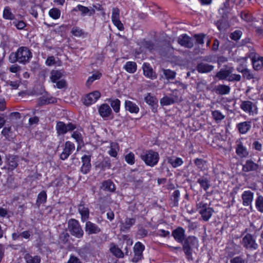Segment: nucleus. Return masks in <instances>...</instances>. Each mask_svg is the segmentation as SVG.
Returning <instances> with one entry per match:
<instances>
[{"label":"nucleus","instance_id":"obj_10","mask_svg":"<svg viewBox=\"0 0 263 263\" xmlns=\"http://www.w3.org/2000/svg\"><path fill=\"white\" fill-rule=\"evenodd\" d=\"M242 203L245 206H249L252 209V203L254 198V193L250 190L244 191L241 195Z\"/></svg>","mask_w":263,"mask_h":263},{"label":"nucleus","instance_id":"obj_59","mask_svg":"<svg viewBox=\"0 0 263 263\" xmlns=\"http://www.w3.org/2000/svg\"><path fill=\"white\" fill-rule=\"evenodd\" d=\"M125 161L129 164H133L135 162V156L132 153H130L126 155Z\"/></svg>","mask_w":263,"mask_h":263},{"label":"nucleus","instance_id":"obj_63","mask_svg":"<svg viewBox=\"0 0 263 263\" xmlns=\"http://www.w3.org/2000/svg\"><path fill=\"white\" fill-rule=\"evenodd\" d=\"M13 24L19 30L24 29L26 26V23L23 21H14Z\"/></svg>","mask_w":263,"mask_h":263},{"label":"nucleus","instance_id":"obj_44","mask_svg":"<svg viewBox=\"0 0 263 263\" xmlns=\"http://www.w3.org/2000/svg\"><path fill=\"white\" fill-rule=\"evenodd\" d=\"M255 206L257 210L263 213V196L259 195L255 199Z\"/></svg>","mask_w":263,"mask_h":263},{"label":"nucleus","instance_id":"obj_34","mask_svg":"<svg viewBox=\"0 0 263 263\" xmlns=\"http://www.w3.org/2000/svg\"><path fill=\"white\" fill-rule=\"evenodd\" d=\"M79 10L81 12V14L82 15H91L95 14V10L93 9H89L88 7L81 5H78L77 7V8H74L73 9V11H77Z\"/></svg>","mask_w":263,"mask_h":263},{"label":"nucleus","instance_id":"obj_50","mask_svg":"<svg viewBox=\"0 0 263 263\" xmlns=\"http://www.w3.org/2000/svg\"><path fill=\"white\" fill-rule=\"evenodd\" d=\"M102 170L109 169L111 167V163L110 159L108 158H105L100 164Z\"/></svg>","mask_w":263,"mask_h":263},{"label":"nucleus","instance_id":"obj_42","mask_svg":"<svg viewBox=\"0 0 263 263\" xmlns=\"http://www.w3.org/2000/svg\"><path fill=\"white\" fill-rule=\"evenodd\" d=\"M167 162L168 163L172 164L173 167H177L179 166L183 163L182 159L180 158H176L175 159H174L171 157H168L167 158Z\"/></svg>","mask_w":263,"mask_h":263},{"label":"nucleus","instance_id":"obj_52","mask_svg":"<svg viewBox=\"0 0 263 263\" xmlns=\"http://www.w3.org/2000/svg\"><path fill=\"white\" fill-rule=\"evenodd\" d=\"M242 76L247 80H251L254 78V75L251 73L250 70L247 68H243V71H241Z\"/></svg>","mask_w":263,"mask_h":263},{"label":"nucleus","instance_id":"obj_56","mask_svg":"<svg viewBox=\"0 0 263 263\" xmlns=\"http://www.w3.org/2000/svg\"><path fill=\"white\" fill-rule=\"evenodd\" d=\"M180 196V192L179 190H175L172 195L173 200L174 201V205L177 206Z\"/></svg>","mask_w":263,"mask_h":263},{"label":"nucleus","instance_id":"obj_61","mask_svg":"<svg viewBox=\"0 0 263 263\" xmlns=\"http://www.w3.org/2000/svg\"><path fill=\"white\" fill-rule=\"evenodd\" d=\"M144 249V246L140 242H136L134 247V251H136L141 253H143Z\"/></svg>","mask_w":263,"mask_h":263},{"label":"nucleus","instance_id":"obj_1","mask_svg":"<svg viewBox=\"0 0 263 263\" xmlns=\"http://www.w3.org/2000/svg\"><path fill=\"white\" fill-rule=\"evenodd\" d=\"M32 57V53L29 48L22 46L18 48L15 52L11 53L9 55V59L12 63L17 62L25 65L29 62Z\"/></svg>","mask_w":263,"mask_h":263},{"label":"nucleus","instance_id":"obj_54","mask_svg":"<svg viewBox=\"0 0 263 263\" xmlns=\"http://www.w3.org/2000/svg\"><path fill=\"white\" fill-rule=\"evenodd\" d=\"M205 34L203 33L196 34L194 35V37L196 40V43L198 44H203L204 43V39Z\"/></svg>","mask_w":263,"mask_h":263},{"label":"nucleus","instance_id":"obj_47","mask_svg":"<svg viewBox=\"0 0 263 263\" xmlns=\"http://www.w3.org/2000/svg\"><path fill=\"white\" fill-rule=\"evenodd\" d=\"M61 14L60 10L56 8L50 9L49 11V15L53 19H58L60 17Z\"/></svg>","mask_w":263,"mask_h":263},{"label":"nucleus","instance_id":"obj_24","mask_svg":"<svg viewBox=\"0 0 263 263\" xmlns=\"http://www.w3.org/2000/svg\"><path fill=\"white\" fill-rule=\"evenodd\" d=\"M100 115L103 118L108 117L112 112L111 109L107 104H102L98 109Z\"/></svg>","mask_w":263,"mask_h":263},{"label":"nucleus","instance_id":"obj_38","mask_svg":"<svg viewBox=\"0 0 263 263\" xmlns=\"http://www.w3.org/2000/svg\"><path fill=\"white\" fill-rule=\"evenodd\" d=\"M47 200V194L45 191H41L37 195L36 204L38 207L42 203H44L46 202Z\"/></svg>","mask_w":263,"mask_h":263},{"label":"nucleus","instance_id":"obj_20","mask_svg":"<svg viewBox=\"0 0 263 263\" xmlns=\"http://www.w3.org/2000/svg\"><path fill=\"white\" fill-rule=\"evenodd\" d=\"M85 229L88 235L98 234L101 231V229L96 224L89 221L86 222Z\"/></svg>","mask_w":263,"mask_h":263},{"label":"nucleus","instance_id":"obj_33","mask_svg":"<svg viewBox=\"0 0 263 263\" xmlns=\"http://www.w3.org/2000/svg\"><path fill=\"white\" fill-rule=\"evenodd\" d=\"M214 66L208 63H201L197 65L196 67L197 70L200 73H206L212 71Z\"/></svg>","mask_w":263,"mask_h":263},{"label":"nucleus","instance_id":"obj_43","mask_svg":"<svg viewBox=\"0 0 263 263\" xmlns=\"http://www.w3.org/2000/svg\"><path fill=\"white\" fill-rule=\"evenodd\" d=\"M102 76L101 73L97 71L93 73L91 76L89 77L86 81V84L87 86H89L92 82L97 80H99Z\"/></svg>","mask_w":263,"mask_h":263},{"label":"nucleus","instance_id":"obj_25","mask_svg":"<svg viewBox=\"0 0 263 263\" xmlns=\"http://www.w3.org/2000/svg\"><path fill=\"white\" fill-rule=\"evenodd\" d=\"M214 90L217 95H226L230 93L231 88L229 86L224 84H219L214 87Z\"/></svg>","mask_w":263,"mask_h":263},{"label":"nucleus","instance_id":"obj_7","mask_svg":"<svg viewBox=\"0 0 263 263\" xmlns=\"http://www.w3.org/2000/svg\"><path fill=\"white\" fill-rule=\"evenodd\" d=\"M76 128V125L71 123L66 124L62 121L57 122L55 129L58 136L63 135L69 131H72Z\"/></svg>","mask_w":263,"mask_h":263},{"label":"nucleus","instance_id":"obj_19","mask_svg":"<svg viewBox=\"0 0 263 263\" xmlns=\"http://www.w3.org/2000/svg\"><path fill=\"white\" fill-rule=\"evenodd\" d=\"M234 71V68L232 67H228L226 68H221L216 75L219 80H226L228 81V77L231 73Z\"/></svg>","mask_w":263,"mask_h":263},{"label":"nucleus","instance_id":"obj_55","mask_svg":"<svg viewBox=\"0 0 263 263\" xmlns=\"http://www.w3.org/2000/svg\"><path fill=\"white\" fill-rule=\"evenodd\" d=\"M241 76L240 74H234L232 73H231V74H230L229 77H228V81L229 82H239L241 80Z\"/></svg>","mask_w":263,"mask_h":263},{"label":"nucleus","instance_id":"obj_4","mask_svg":"<svg viewBox=\"0 0 263 263\" xmlns=\"http://www.w3.org/2000/svg\"><path fill=\"white\" fill-rule=\"evenodd\" d=\"M141 158L146 165L154 166L158 163L159 157L157 152L149 150L143 152L141 155Z\"/></svg>","mask_w":263,"mask_h":263},{"label":"nucleus","instance_id":"obj_48","mask_svg":"<svg viewBox=\"0 0 263 263\" xmlns=\"http://www.w3.org/2000/svg\"><path fill=\"white\" fill-rule=\"evenodd\" d=\"M110 105L115 112H118L120 111V101L119 99H116L111 100Z\"/></svg>","mask_w":263,"mask_h":263},{"label":"nucleus","instance_id":"obj_49","mask_svg":"<svg viewBox=\"0 0 263 263\" xmlns=\"http://www.w3.org/2000/svg\"><path fill=\"white\" fill-rule=\"evenodd\" d=\"M163 72L166 79L173 80L175 79L176 72L170 69H163Z\"/></svg>","mask_w":263,"mask_h":263},{"label":"nucleus","instance_id":"obj_46","mask_svg":"<svg viewBox=\"0 0 263 263\" xmlns=\"http://www.w3.org/2000/svg\"><path fill=\"white\" fill-rule=\"evenodd\" d=\"M119 150L118 145L116 143H111L110 149L108 152L110 156L116 157L117 155V151Z\"/></svg>","mask_w":263,"mask_h":263},{"label":"nucleus","instance_id":"obj_18","mask_svg":"<svg viewBox=\"0 0 263 263\" xmlns=\"http://www.w3.org/2000/svg\"><path fill=\"white\" fill-rule=\"evenodd\" d=\"M18 157L15 155L10 154L6 156V162L8 165L7 169L8 170L13 171L18 165L17 163Z\"/></svg>","mask_w":263,"mask_h":263},{"label":"nucleus","instance_id":"obj_57","mask_svg":"<svg viewBox=\"0 0 263 263\" xmlns=\"http://www.w3.org/2000/svg\"><path fill=\"white\" fill-rule=\"evenodd\" d=\"M20 83L21 82L19 81H12L11 80H8L6 81V84L7 85H10L12 89H17L19 87Z\"/></svg>","mask_w":263,"mask_h":263},{"label":"nucleus","instance_id":"obj_29","mask_svg":"<svg viewBox=\"0 0 263 263\" xmlns=\"http://www.w3.org/2000/svg\"><path fill=\"white\" fill-rule=\"evenodd\" d=\"M57 101V100L54 97L43 96L39 99L38 104L40 105H45L55 103Z\"/></svg>","mask_w":263,"mask_h":263},{"label":"nucleus","instance_id":"obj_2","mask_svg":"<svg viewBox=\"0 0 263 263\" xmlns=\"http://www.w3.org/2000/svg\"><path fill=\"white\" fill-rule=\"evenodd\" d=\"M182 243L183 251L188 260H193V248L197 245L198 240L193 236L185 238Z\"/></svg>","mask_w":263,"mask_h":263},{"label":"nucleus","instance_id":"obj_5","mask_svg":"<svg viewBox=\"0 0 263 263\" xmlns=\"http://www.w3.org/2000/svg\"><path fill=\"white\" fill-rule=\"evenodd\" d=\"M68 229L70 234L78 238H82L84 232L79 222L74 219H70L68 222Z\"/></svg>","mask_w":263,"mask_h":263},{"label":"nucleus","instance_id":"obj_13","mask_svg":"<svg viewBox=\"0 0 263 263\" xmlns=\"http://www.w3.org/2000/svg\"><path fill=\"white\" fill-rule=\"evenodd\" d=\"M82 165L81 167V172L83 174H87L90 172L91 167L90 163L91 156L89 155H84L81 158Z\"/></svg>","mask_w":263,"mask_h":263},{"label":"nucleus","instance_id":"obj_39","mask_svg":"<svg viewBox=\"0 0 263 263\" xmlns=\"http://www.w3.org/2000/svg\"><path fill=\"white\" fill-rule=\"evenodd\" d=\"M3 16L4 18L8 20H14L15 19L14 15L11 12V9L7 6L3 10Z\"/></svg>","mask_w":263,"mask_h":263},{"label":"nucleus","instance_id":"obj_40","mask_svg":"<svg viewBox=\"0 0 263 263\" xmlns=\"http://www.w3.org/2000/svg\"><path fill=\"white\" fill-rule=\"evenodd\" d=\"M212 116L216 123L221 122L225 118V116L222 114L220 111L217 110L212 111Z\"/></svg>","mask_w":263,"mask_h":263},{"label":"nucleus","instance_id":"obj_27","mask_svg":"<svg viewBox=\"0 0 263 263\" xmlns=\"http://www.w3.org/2000/svg\"><path fill=\"white\" fill-rule=\"evenodd\" d=\"M236 127L240 134H245L251 129V122L250 121L240 122L237 124Z\"/></svg>","mask_w":263,"mask_h":263},{"label":"nucleus","instance_id":"obj_22","mask_svg":"<svg viewBox=\"0 0 263 263\" xmlns=\"http://www.w3.org/2000/svg\"><path fill=\"white\" fill-rule=\"evenodd\" d=\"M143 71L144 75L147 78L151 79H155L157 78L156 74L154 72L153 68L150 66L149 64L144 63L143 65Z\"/></svg>","mask_w":263,"mask_h":263},{"label":"nucleus","instance_id":"obj_62","mask_svg":"<svg viewBox=\"0 0 263 263\" xmlns=\"http://www.w3.org/2000/svg\"><path fill=\"white\" fill-rule=\"evenodd\" d=\"M134 256L132 259L133 262H137L140 260H141L143 257V253L137 252L136 251H134Z\"/></svg>","mask_w":263,"mask_h":263},{"label":"nucleus","instance_id":"obj_41","mask_svg":"<svg viewBox=\"0 0 263 263\" xmlns=\"http://www.w3.org/2000/svg\"><path fill=\"white\" fill-rule=\"evenodd\" d=\"M62 77V73L59 70H52L50 73V79L53 83H55Z\"/></svg>","mask_w":263,"mask_h":263},{"label":"nucleus","instance_id":"obj_32","mask_svg":"<svg viewBox=\"0 0 263 263\" xmlns=\"http://www.w3.org/2000/svg\"><path fill=\"white\" fill-rule=\"evenodd\" d=\"M136 220L134 218H126L124 222H122L120 226V230L123 232L128 231L130 227L135 223Z\"/></svg>","mask_w":263,"mask_h":263},{"label":"nucleus","instance_id":"obj_23","mask_svg":"<svg viewBox=\"0 0 263 263\" xmlns=\"http://www.w3.org/2000/svg\"><path fill=\"white\" fill-rule=\"evenodd\" d=\"M236 153L240 158H246L249 155L247 148L243 145L241 141L237 142Z\"/></svg>","mask_w":263,"mask_h":263},{"label":"nucleus","instance_id":"obj_31","mask_svg":"<svg viewBox=\"0 0 263 263\" xmlns=\"http://www.w3.org/2000/svg\"><path fill=\"white\" fill-rule=\"evenodd\" d=\"M179 101V99L176 96L171 97L165 96L160 100V104L162 106L170 105L177 102Z\"/></svg>","mask_w":263,"mask_h":263},{"label":"nucleus","instance_id":"obj_51","mask_svg":"<svg viewBox=\"0 0 263 263\" xmlns=\"http://www.w3.org/2000/svg\"><path fill=\"white\" fill-rule=\"evenodd\" d=\"M144 100L147 104L151 106H153L157 102L156 98L152 96L150 93L147 94V95L145 97Z\"/></svg>","mask_w":263,"mask_h":263},{"label":"nucleus","instance_id":"obj_12","mask_svg":"<svg viewBox=\"0 0 263 263\" xmlns=\"http://www.w3.org/2000/svg\"><path fill=\"white\" fill-rule=\"evenodd\" d=\"M177 42L181 46L185 48H191L194 46V40L185 34L180 35Z\"/></svg>","mask_w":263,"mask_h":263},{"label":"nucleus","instance_id":"obj_45","mask_svg":"<svg viewBox=\"0 0 263 263\" xmlns=\"http://www.w3.org/2000/svg\"><path fill=\"white\" fill-rule=\"evenodd\" d=\"M89 247L87 245H85L78 249L77 250V253L81 257H85L87 254L89 253Z\"/></svg>","mask_w":263,"mask_h":263},{"label":"nucleus","instance_id":"obj_37","mask_svg":"<svg viewBox=\"0 0 263 263\" xmlns=\"http://www.w3.org/2000/svg\"><path fill=\"white\" fill-rule=\"evenodd\" d=\"M101 189L103 190L112 192L115 190V185L110 180L103 181L102 184Z\"/></svg>","mask_w":263,"mask_h":263},{"label":"nucleus","instance_id":"obj_30","mask_svg":"<svg viewBox=\"0 0 263 263\" xmlns=\"http://www.w3.org/2000/svg\"><path fill=\"white\" fill-rule=\"evenodd\" d=\"M125 108L126 110H128L130 113L137 114L139 111V108L138 105L129 100H126L125 101Z\"/></svg>","mask_w":263,"mask_h":263},{"label":"nucleus","instance_id":"obj_15","mask_svg":"<svg viewBox=\"0 0 263 263\" xmlns=\"http://www.w3.org/2000/svg\"><path fill=\"white\" fill-rule=\"evenodd\" d=\"M101 94L98 91H95L88 94L84 100V104L87 106L95 103L100 97Z\"/></svg>","mask_w":263,"mask_h":263},{"label":"nucleus","instance_id":"obj_6","mask_svg":"<svg viewBox=\"0 0 263 263\" xmlns=\"http://www.w3.org/2000/svg\"><path fill=\"white\" fill-rule=\"evenodd\" d=\"M197 208L199 210V213L201 215L202 219L205 221L210 219L214 212L213 208L209 207L206 203L203 202L198 203Z\"/></svg>","mask_w":263,"mask_h":263},{"label":"nucleus","instance_id":"obj_26","mask_svg":"<svg viewBox=\"0 0 263 263\" xmlns=\"http://www.w3.org/2000/svg\"><path fill=\"white\" fill-rule=\"evenodd\" d=\"M78 211L81 216L82 221H86L89 216V211L88 208L85 207L82 202L78 205Z\"/></svg>","mask_w":263,"mask_h":263},{"label":"nucleus","instance_id":"obj_9","mask_svg":"<svg viewBox=\"0 0 263 263\" xmlns=\"http://www.w3.org/2000/svg\"><path fill=\"white\" fill-rule=\"evenodd\" d=\"M249 58L252 61L253 67L255 70L263 69V57H260L254 52L249 53Z\"/></svg>","mask_w":263,"mask_h":263},{"label":"nucleus","instance_id":"obj_36","mask_svg":"<svg viewBox=\"0 0 263 263\" xmlns=\"http://www.w3.org/2000/svg\"><path fill=\"white\" fill-rule=\"evenodd\" d=\"M110 251L114 255L118 258H123L124 257V253L122 251L114 244L111 245Z\"/></svg>","mask_w":263,"mask_h":263},{"label":"nucleus","instance_id":"obj_14","mask_svg":"<svg viewBox=\"0 0 263 263\" xmlns=\"http://www.w3.org/2000/svg\"><path fill=\"white\" fill-rule=\"evenodd\" d=\"M120 10L118 8H114L112 10L111 20L114 24L119 30L124 29L123 25L119 20Z\"/></svg>","mask_w":263,"mask_h":263},{"label":"nucleus","instance_id":"obj_53","mask_svg":"<svg viewBox=\"0 0 263 263\" xmlns=\"http://www.w3.org/2000/svg\"><path fill=\"white\" fill-rule=\"evenodd\" d=\"M71 33L73 35L77 37L82 36L84 33L83 30L78 27H73L71 30Z\"/></svg>","mask_w":263,"mask_h":263},{"label":"nucleus","instance_id":"obj_17","mask_svg":"<svg viewBox=\"0 0 263 263\" xmlns=\"http://www.w3.org/2000/svg\"><path fill=\"white\" fill-rule=\"evenodd\" d=\"M23 252V256L26 263H40L41 258L40 256H32L25 249H23L21 251Z\"/></svg>","mask_w":263,"mask_h":263},{"label":"nucleus","instance_id":"obj_58","mask_svg":"<svg viewBox=\"0 0 263 263\" xmlns=\"http://www.w3.org/2000/svg\"><path fill=\"white\" fill-rule=\"evenodd\" d=\"M242 35V32L240 30H236L231 34L230 37L232 40H238Z\"/></svg>","mask_w":263,"mask_h":263},{"label":"nucleus","instance_id":"obj_28","mask_svg":"<svg viewBox=\"0 0 263 263\" xmlns=\"http://www.w3.org/2000/svg\"><path fill=\"white\" fill-rule=\"evenodd\" d=\"M197 182L200 184V187L204 191H207L211 186L210 178L207 176H202L197 180Z\"/></svg>","mask_w":263,"mask_h":263},{"label":"nucleus","instance_id":"obj_64","mask_svg":"<svg viewBox=\"0 0 263 263\" xmlns=\"http://www.w3.org/2000/svg\"><path fill=\"white\" fill-rule=\"evenodd\" d=\"M194 163L198 168L202 170L204 166L205 161L202 159L196 158L194 160Z\"/></svg>","mask_w":263,"mask_h":263},{"label":"nucleus","instance_id":"obj_60","mask_svg":"<svg viewBox=\"0 0 263 263\" xmlns=\"http://www.w3.org/2000/svg\"><path fill=\"white\" fill-rule=\"evenodd\" d=\"M230 263H247V260L239 256L232 258Z\"/></svg>","mask_w":263,"mask_h":263},{"label":"nucleus","instance_id":"obj_11","mask_svg":"<svg viewBox=\"0 0 263 263\" xmlns=\"http://www.w3.org/2000/svg\"><path fill=\"white\" fill-rule=\"evenodd\" d=\"M74 149L75 145L73 143L70 141L66 142L60 158L63 160L66 159Z\"/></svg>","mask_w":263,"mask_h":263},{"label":"nucleus","instance_id":"obj_35","mask_svg":"<svg viewBox=\"0 0 263 263\" xmlns=\"http://www.w3.org/2000/svg\"><path fill=\"white\" fill-rule=\"evenodd\" d=\"M137 64L134 62H127L123 68L128 73H134L137 70Z\"/></svg>","mask_w":263,"mask_h":263},{"label":"nucleus","instance_id":"obj_16","mask_svg":"<svg viewBox=\"0 0 263 263\" xmlns=\"http://www.w3.org/2000/svg\"><path fill=\"white\" fill-rule=\"evenodd\" d=\"M172 235L178 242L183 243L185 238V230L182 227H178L172 231Z\"/></svg>","mask_w":263,"mask_h":263},{"label":"nucleus","instance_id":"obj_3","mask_svg":"<svg viewBox=\"0 0 263 263\" xmlns=\"http://www.w3.org/2000/svg\"><path fill=\"white\" fill-rule=\"evenodd\" d=\"M248 229L246 228L243 234L247 233L242 238L240 242L244 248L249 251H255L258 248V245L256 242L255 237L250 233H248Z\"/></svg>","mask_w":263,"mask_h":263},{"label":"nucleus","instance_id":"obj_8","mask_svg":"<svg viewBox=\"0 0 263 263\" xmlns=\"http://www.w3.org/2000/svg\"><path fill=\"white\" fill-rule=\"evenodd\" d=\"M240 108L250 115L257 114V107L255 103L250 101H243L240 104Z\"/></svg>","mask_w":263,"mask_h":263},{"label":"nucleus","instance_id":"obj_21","mask_svg":"<svg viewBox=\"0 0 263 263\" xmlns=\"http://www.w3.org/2000/svg\"><path fill=\"white\" fill-rule=\"evenodd\" d=\"M258 168L259 165L258 164L254 162L251 160H248L242 166V171L245 172L256 171Z\"/></svg>","mask_w":263,"mask_h":263}]
</instances>
